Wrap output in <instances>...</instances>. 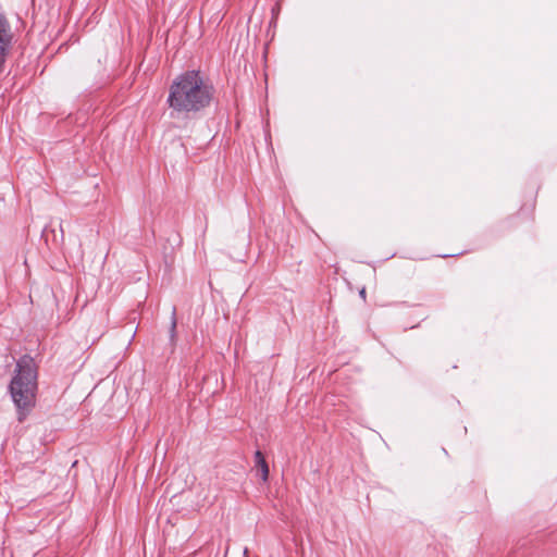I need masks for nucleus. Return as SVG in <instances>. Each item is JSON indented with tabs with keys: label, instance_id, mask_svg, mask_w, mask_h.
<instances>
[{
	"label": "nucleus",
	"instance_id": "3",
	"mask_svg": "<svg viewBox=\"0 0 557 557\" xmlns=\"http://www.w3.org/2000/svg\"><path fill=\"white\" fill-rule=\"evenodd\" d=\"M11 40L12 34L10 32L9 23L5 17L0 16V73L2 72V65L7 59Z\"/></svg>",
	"mask_w": 557,
	"mask_h": 557
},
{
	"label": "nucleus",
	"instance_id": "4",
	"mask_svg": "<svg viewBox=\"0 0 557 557\" xmlns=\"http://www.w3.org/2000/svg\"><path fill=\"white\" fill-rule=\"evenodd\" d=\"M256 467L261 471V479L265 482L269 478V466L260 450L255 453Z\"/></svg>",
	"mask_w": 557,
	"mask_h": 557
},
{
	"label": "nucleus",
	"instance_id": "2",
	"mask_svg": "<svg viewBox=\"0 0 557 557\" xmlns=\"http://www.w3.org/2000/svg\"><path fill=\"white\" fill-rule=\"evenodd\" d=\"M9 389L22 422L36 403L37 370L32 357L23 356L17 360Z\"/></svg>",
	"mask_w": 557,
	"mask_h": 557
},
{
	"label": "nucleus",
	"instance_id": "1",
	"mask_svg": "<svg viewBox=\"0 0 557 557\" xmlns=\"http://www.w3.org/2000/svg\"><path fill=\"white\" fill-rule=\"evenodd\" d=\"M213 89L197 71H188L177 76L168 97L169 107L178 114L195 113L208 107Z\"/></svg>",
	"mask_w": 557,
	"mask_h": 557
},
{
	"label": "nucleus",
	"instance_id": "5",
	"mask_svg": "<svg viewBox=\"0 0 557 557\" xmlns=\"http://www.w3.org/2000/svg\"><path fill=\"white\" fill-rule=\"evenodd\" d=\"M360 296H361L362 298H366V289H364V288H362V289L360 290Z\"/></svg>",
	"mask_w": 557,
	"mask_h": 557
}]
</instances>
